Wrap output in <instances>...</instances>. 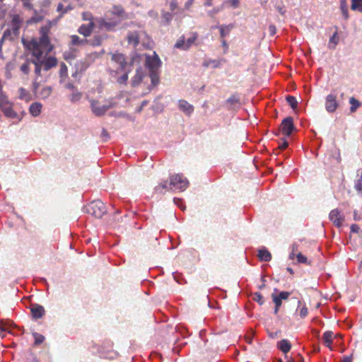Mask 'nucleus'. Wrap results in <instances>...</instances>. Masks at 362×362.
I'll return each mask as SVG.
<instances>
[{
  "mask_svg": "<svg viewBox=\"0 0 362 362\" xmlns=\"http://www.w3.org/2000/svg\"><path fill=\"white\" fill-rule=\"evenodd\" d=\"M272 297L273 301L275 304V306L280 308L282 304V300L279 297H277V295H276V294L273 293L272 295Z\"/></svg>",
  "mask_w": 362,
  "mask_h": 362,
  "instance_id": "nucleus-47",
  "label": "nucleus"
},
{
  "mask_svg": "<svg viewBox=\"0 0 362 362\" xmlns=\"http://www.w3.org/2000/svg\"><path fill=\"white\" fill-rule=\"evenodd\" d=\"M253 300L257 302L259 305H262L264 303V297L260 293H255L253 296Z\"/></svg>",
  "mask_w": 362,
  "mask_h": 362,
  "instance_id": "nucleus-43",
  "label": "nucleus"
},
{
  "mask_svg": "<svg viewBox=\"0 0 362 362\" xmlns=\"http://www.w3.org/2000/svg\"><path fill=\"white\" fill-rule=\"evenodd\" d=\"M194 0H187L185 4V9H189L192 5Z\"/></svg>",
  "mask_w": 362,
  "mask_h": 362,
  "instance_id": "nucleus-61",
  "label": "nucleus"
},
{
  "mask_svg": "<svg viewBox=\"0 0 362 362\" xmlns=\"http://www.w3.org/2000/svg\"><path fill=\"white\" fill-rule=\"evenodd\" d=\"M163 189H170V185L168 181H163L156 187V191L159 193H162Z\"/></svg>",
  "mask_w": 362,
  "mask_h": 362,
  "instance_id": "nucleus-35",
  "label": "nucleus"
},
{
  "mask_svg": "<svg viewBox=\"0 0 362 362\" xmlns=\"http://www.w3.org/2000/svg\"><path fill=\"white\" fill-rule=\"evenodd\" d=\"M30 311L33 317L35 320L42 318L45 314V310L43 306L37 304L33 305L30 308Z\"/></svg>",
  "mask_w": 362,
  "mask_h": 362,
  "instance_id": "nucleus-14",
  "label": "nucleus"
},
{
  "mask_svg": "<svg viewBox=\"0 0 362 362\" xmlns=\"http://www.w3.org/2000/svg\"><path fill=\"white\" fill-rule=\"evenodd\" d=\"M356 177L357 180L356 181L354 188L358 192L362 191V169H358L356 171Z\"/></svg>",
  "mask_w": 362,
  "mask_h": 362,
  "instance_id": "nucleus-23",
  "label": "nucleus"
},
{
  "mask_svg": "<svg viewBox=\"0 0 362 362\" xmlns=\"http://www.w3.org/2000/svg\"><path fill=\"white\" fill-rule=\"evenodd\" d=\"M111 59L119 65V69L120 70L122 71L125 69L127 66V60L123 54L117 52L112 54Z\"/></svg>",
  "mask_w": 362,
  "mask_h": 362,
  "instance_id": "nucleus-13",
  "label": "nucleus"
},
{
  "mask_svg": "<svg viewBox=\"0 0 362 362\" xmlns=\"http://www.w3.org/2000/svg\"><path fill=\"white\" fill-rule=\"evenodd\" d=\"M170 189L184 191L189 186L188 180L182 174L173 175L170 177Z\"/></svg>",
  "mask_w": 362,
  "mask_h": 362,
  "instance_id": "nucleus-4",
  "label": "nucleus"
},
{
  "mask_svg": "<svg viewBox=\"0 0 362 362\" xmlns=\"http://www.w3.org/2000/svg\"><path fill=\"white\" fill-rule=\"evenodd\" d=\"M87 213L95 218H100L107 212L105 204L100 200H94L86 206Z\"/></svg>",
  "mask_w": 362,
  "mask_h": 362,
  "instance_id": "nucleus-3",
  "label": "nucleus"
},
{
  "mask_svg": "<svg viewBox=\"0 0 362 362\" xmlns=\"http://www.w3.org/2000/svg\"><path fill=\"white\" fill-rule=\"evenodd\" d=\"M8 331L7 325L1 323L0 324V337H4V332Z\"/></svg>",
  "mask_w": 362,
  "mask_h": 362,
  "instance_id": "nucleus-50",
  "label": "nucleus"
},
{
  "mask_svg": "<svg viewBox=\"0 0 362 362\" xmlns=\"http://www.w3.org/2000/svg\"><path fill=\"white\" fill-rule=\"evenodd\" d=\"M286 101L292 107V109H296L298 106V102L294 96L288 95L286 97Z\"/></svg>",
  "mask_w": 362,
  "mask_h": 362,
  "instance_id": "nucleus-38",
  "label": "nucleus"
},
{
  "mask_svg": "<svg viewBox=\"0 0 362 362\" xmlns=\"http://www.w3.org/2000/svg\"><path fill=\"white\" fill-rule=\"evenodd\" d=\"M30 63H32V60L29 61H26L25 63H23L21 67H20V70L25 74H28L30 73Z\"/></svg>",
  "mask_w": 362,
  "mask_h": 362,
  "instance_id": "nucleus-36",
  "label": "nucleus"
},
{
  "mask_svg": "<svg viewBox=\"0 0 362 362\" xmlns=\"http://www.w3.org/2000/svg\"><path fill=\"white\" fill-rule=\"evenodd\" d=\"M128 73H124L122 76L117 78V82L119 84H126L128 81Z\"/></svg>",
  "mask_w": 362,
  "mask_h": 362,
  "instance_id": "nucleus-45",
  "label": "nucleus"
},
{
  "mask_svg": "<svg viewBox=\"0 0 362 362\" xmlns=\"http://www.w3.org/2000/svg\"><path fill=\"white\" fill-rule=\"evenodd\" d=\"M50 28V23H49L48 25L41 27L40 30V36L38 40L32 39L28 42L23 40V45L28 49L31 51L32 55L35 58L32 59V64L35 65V74L37 77L41 76L42 69L47 71L57 65V59L56 57L52 56L43 57L44 52H45L47 55L49 54L54 48L49 37Z\"/></svg>",
  "mask_w": 362,
  "mask_h": 362,
  "instance_id": "nucleus-1",
  "label": "nucleus"
},
{
  "mask_svg": "<svg viewBox=\"0 0 362 362\" xmlns=\"http://www.w3.org/2000/svg\"><path fill=\"white\" fill-rule=\"evenodd\" d=\"M295 129L293 120L291 117H287L281 123L279 131L286 136H289Z\"/></svg>",
  "mask_w": 362,
  "mask_h": 362,
  "instance_id": "nucleus-6",
  "label": "nucleus"
},
{
  "mask_svg": "<svg viewBox=\"0 0 362 362\" xmlns=\"http://www.w3.org/2000/svg\"><path fill=\"white\" fill-rule=\"evenodd\" d=\"M338 43H339L338 32H337V30H336L329 38V47L330 49H335V47Z\"/></svg>",
  "mask_w": 362,
  "mask_h": 362,
  "instance_id": "nucleus-27",
  "label": "nucleus"
},
{
  "mask_svg": "<svg viewBox=\"0 0 362 362\" xmlns=\"http://www.w3.org/2000/svg\"><path fill=\"white\" fill-rule=\"evenodd\" d=\"M83 19L84 21H89L90 22L93 21L92 14L89 12H84L83 13Z\"/></svg>",
  "mask_w": 362,
  "mask_h": 362,
  "instance_id": "nucleus-51",
  "label": "nucleus"
},
{
  "mask_svg": "<svg viewBox=\"0 0 362 362\" xmlns=\"http://www.w3.org/2000/svg\"><path fill=\"white\" fill-rule=\"evenodd\" d=\"M257 256L260 261L269 262L272 259V255L267 249L259 250Z\"/></svg>",
  "mask_w": 362,
  "mask_h": 362,
  "instance_id": "nucleus-21",
  "label": "nucleus"
},
{
  "mask_svg": "<svg viewBox=\"0 0 362 362\" xmlns=\"http://www.w3.org/2000/svg\"><path fill=\"white\" fill-rule=\"evenodd\" d=\"M222 39H223L222 41H221L222 46L225 49V52H226L227 50L228 49V43H227L226 40H224V38H222Z\"/></svg>",
  "mask_w": 362,
  "mask_h": 362,
  "instance_id": "nucleus-62",
  "label": "nucleus"
},
{
  "mask_svg": "<svg viewBox=\"0 0 362 362\" xmlns=\"http://www.w3.org/2000/svg\"><path fill=\"white\" fill-rule=\"evenodd\" d=\"M231 107H235L240 105V98L237 93L231 95L226 100Z\"/></svg>",
  "mask_w": 362,
  "mask_h": 362,
  "instance_id": "nucleus-24",
  "label": "nucleus"
},
{
  "mask_svg": "<svg viewBox=\"0 0 362 362\" xmlns=\"http://www.w3.org/2000/svg\"><path fill=\"white\" fill-rule=\"evenodd\" d=\"M177 8V2L176 0H172L170 3V9L174 11Z\"/></svg>",
  "mask_w": 362,
  "mask_h": 362,
  "instance_id": "nucleus-54",
  "label": "nucleus"
},
{
  "mask_svg": "<svg viewBox=\"0 0 362 362\" xmlns=\"http://www.w3.org/2000/svg\"><path fill=\"white\" fill-rule=\"evenodd\" d=\"M58 12H61L62 14L66 13L67 9H64V6L62 3L59 4L57 8Z\"/></svg>",
  "mask_w": 362,
  "mask_h": 362,
  "instance_id": "nucleus-57",
  "label": "nucleus"
},
{
  "mask_svg": "<svg viewBox=\"0 0 362 362\" xmlns=\"http://www.w3.org/2000/svg\"><path fill=\"white\" fill-rule=\"evenodd\" d=\"M234 28L233 24L229 25H223L218 27L220 30V35L221 38H224L226 35L229 34L230 30Z\"/></svg>",
  "mask_w": 362,
  "mask_h": 362,
  "instance_id": "nucleus-22",
  "label": "nucleus"
},
{
  "mask_svg": "<svg viewBox=\"0 0 362 362\" xmlns=\"http://www.w3.org/2000/svg\"><path fill=\"white\" fill-rule=\"evenodd\" d=\"M211 63L213 64V66L214 68H217V67H219L221 63L219 61H216V60H210L209 62L206 63L204 64V66H208L209 65V64Z\"/></svg>",
  "mask_w": 362,
  "mask_h": 362,
  "instance_id": "nucleus-53",
  "label": "nucleus"
},
{
  "mask_svg": "<svg viewBox=\"0 0 362 362\" xmlns=\"http://www.w3.org/2000/svg\"><path fill=\"white\" fill-rule=\"evenodd\" d=\"M197 39V34L193 33L191 37H189L187 41L186 45L187 46V49H189L192 45L195 42Z\"/></svg>",
  "mask_w": 362,
  "mask_h": 362,
  "instance_id": "nucleus-41",
  "label": "nucleus"
},
{
  "mask_svg": "<svg viewBox=\"0 0 362 362\" xmlns=\"http://www.w3.org/2000/svg\"><path fill=\"white\" fill-rule=\"evenodd\" d=\"M52 92V88L51 86H45L39 92V96L42 99H46L51 95Z\"/></svg>",
  "mask_w": 362,
  "mask_h": 362,
  "instance_id": "nucleus-26",
  "label": "nucleus"
},
{
  "mask_svg": "<svg viewBox=\"0 0 362 362\" xmlns=\"http://www.w3.org/2000/svg\"><path fill=\"white\" fill-rule=\"evenodd\" d=\"M65 88L71 91L69 97L72 103H76L82 98L83 93L79 91L72 83H67Z\"/></svg>",
  "mask_w": 362,
  "mask_h": 362,
  "instance_id": "nucleus-8",
  "label": "nucleus"
},
{
  "mask_svg": "<svg viewBox=\"0 0 362 362\" xmlns=\"http://www.w3.org/2000/svg\"><path fill=\"white\" fill-rule=\"evenodd\" d=\"M288 145V141L286 139H284L282 143H281L279 145V148H280L281 150H284L287 148Z\"/></svg>",
  "mask_w": 362,
  "mask_h": 362,
  "instance_id": "nucleus-56",
  "label": "nucleus"
},
{
  "mask_svg": "<svg viewBox=\"0 0 362 362\" xmlns=\"http://www.w3.org/2000/svg\"><path fill=\"white\" fill-rule=\"evenodd\" d=\"M95 24L93 21L89 22L88 24H82L78 29V32L83 35L85 38L89 37L93 30Z\"/></svg>",
  "mask_w": 362,
  "mask_h": 362,
  "instance_id": "nucleus-12",
  "label": "nucleus"
},
{
  "mask_svg": "<svg viewBox=\"0 0 362 362\" xmlns=\"http://www.w3.org/2000/svg\"><path fill=\"white\" fill-rule=\"evenodd\" d=\"M175 47L177 49L187 50V46L184 36H182L175 43Z\"/></svg>",
  "mask_w": 362,
  "mask_h": 362,
  "instance_id": "nucleus-32",
  "label": "nucleus"
},
{
  "mask_svg": "<svg viewBox=\"0 0 362 362\" xmlns=\"http://www.w3.org/2000/svg\"><path fill=\"white\" fill-rule=\"evenodd\" d=\"M221 10V8H214L213 9L208 11V16L211 18H214L215 16Z\"/></svg>",
  "mask_w": 362,
  "mask_h": 362,
  "instance_id": "nucleus-48",
  "label": "nucleus"
},
{
  "mask_svg": "<svg viewBox=\"0 0 362 362\" xmlns=\"http://www.w3.org/2000/svg\"><path fill=\"white\" fill-rule=\"evenodd\" d=\"M11 21L9 23V28L4 32V37H10L12 40L18 37L20 33V29L23 25V20L18 14H11Z\"/></svg>",
  "mask_w": 362,
  "mask_h": 362,
  "instance_id": "nucleus-2",
  "label": "nucleus"
},
{
  "mask_svg": "<svg viewBox=\"0 0 362 362\" xmlns=\"http://www.w3.org/2000/svg\"><path fill=\"white\" fill-rule=\"evenodd\" d=\"M179 108L187 115H190L194 111V107L185 100H179Z\"/></svg>",
  "mask_w": 362,
  "mask_h": 362,
  "instance_id": "nucleus-17",
  "label": "nucleus"
},
{
  "mask_svg": "<svg viewBox=\"0 0 362 362\" xmlns=\"http://www.w3.org/2000/svg\"><path fill=\"white\" fill-rule=\"evenodd\" d=\"M8 104V98L6 94L2 92L0 93V107H3L4 106Z\"/></svg>",
  "mask_w": 362,
  "mask_h": 362,
  "instance_id": "nucleus-42",
  "label": "nucleus"
},
{
  "mask_svg": "<svg viewBox=\"0 0 362 362\" xmlns=\"http://www.w3.org/2000/svg\"><path fill=\"white\" fill-rule=\"evenodd\" d=\"M90 104L91 111L97 117L103 116L108 110L115 106V103L112 102V100H107L105 104L100 105V103L98 100L90 99Z\"/></svg>",
  "mask_w": 362,
  "mask_h": 362,
  "instance_id": "nucleus-5",
  "label": "nucleus"
},
{
  "mask_svg": "<svg viewBox=\"0 0 362 362\" xmlns=\"http://www.w3.org/2000/svg\"><path fill=\"white\" fill-rule=\"evenodd\" d=\"M33 336L35 339V344L36 345L41 344L45 341V337L40 334L37 332H33Z\"/></svg>",
  "mask_w": 362,
  "mask_h": 362,
  "instance_id": "nucleus-39",
  "label": "nucleus"
},
{
  "mask_svg": "<svg viewBox=\"0 0 362 362\" xmlns=\"http://www.w3.org/2000/svg\"><path fill=\"white\" fill-rule=\"evenodd\" d=\"M351 8L354 11L362 13V0H351Z\"/></svg>",
  "mask_w": 362,
  "mask_h": 362,
  "instance_id": "nucleus-33",
  "label": "nucleus"
},
{
  "mask_svg": "<svg viewBox=\"0 0 362 362\" xmlns=\"http://www.w3.org/2000/svg\"><path fill=\"white\" fill-rule=\"evenodd\" d=\"M340 8H341V13H342L344 18L345 19H348L349 11H348V8H347V5L346 3V0H341V4H340Z\"/></svg>",
  "mask_w": 362,
  "mask_h": 362,
  "instance_id": "nucleus-34",
  "label": "nucleus"
},
{
  "mask_svg": "<svg viewBox=\"0 0 362 362\" xmlns=\"http://www.w3.org/2000/svg\"><path fill=\"white\" fill-rule=\"evenodd\" d=\"M277 347L284 354H287L291 349V344L288 339H281L277 344Z\"/></svg>",
  "mask_w": 362,
  "mask_h": 362,
  "instance_id": "nucleus-18",
  "label": "nucleus"
},
{
  "mask_svg": "<svg viewBox=\"0 0 362 362\" xmlns=\"http://www.w3.org/2000/svg\"><path fill=\"white\" fill-rule=\"evenodd\" d=\"M70 38V45L71 46H84L88 43V40L86 38H81L76 35H71Z\"/></svg>",
  "mask_w": 362,
  "mask_h": 362,
  "instance_id": "nucleus-16",
  "label": "nucleus"
},
{
  "mask_svg": "<svg viewBox=\"0 0 362 362\" xmlns=\"http://www.w3.org/2000/svg\"><path fill=\"white\" fill-rule=\"evenodd\" d=\"M228 3H230L233 7L236 8L239 5V0H228Z\"/></svg>",
  "mask_w": 362,
  "mask_h": 362,
  "instance_id": "nucleus-59",
  "label": "nucleus"
},
{
  "mask_svg": "<svg viewBox=\"0 0 362 362\" xmlns=\"http://www.w3.org/2000/svg\"><path fill=\"white\" fill-rule=\"evenodd\" d=\"M333 332L332 331H327L323 334L322 340L327 347H331L332 344Z\"/></svg>",
  "mask_w": 362,
  "mask_h": 362,
  "instance_id": "nucleus-25",
  "label": "nucleus"
},
{
  "mask_svg": "<svg viewBox=\"0 0 362 362\" xmlns=\"http://www.w3.org/2000/svg\"><path fill=\"white\" fill-rule=\"evenodd\" d=\"M349 103L351 105V107H350V112L351 113H354L356 111V110L359 107V106L361 105V103L360 102L356 99L354 97H351L349 99Z\"/></svg>",
  "mask_w": 362,
  "mask_h": 362,
  "instance_id": "nucleus-31",
  "label": "nucleus"
},
{
  "mask_svg": "<svg viewBox=\"0 0 362 362\" xmlns=\"http://www.w3.org/2000/svg\"><path fill=\"white\" fill-rule=\"evenodd\" d=\"M97 22L100 29H105L107 31L114 30L115 28L119 23V20L105 19L103 18L98 19Z\"/></svg>",
  "mask_w": 362,
  "mask_h": 362,
  "instance_id": "nucleus-7",
  "label": "nucleus"
},
{
  "mask_svg": "<svg viewBox=\"0 0 362 362\" xmlns=\"http://www.w3.org/2000/svg\"><path fill=\"white\" fill-rule=\"evenodd\" d=\"M269 30L270 34L272 35H274L276 33V27L274 25H269Z\"/></svg>",
  "mask_w": 362,
  "mask_h": 362,
  "instance_id": "nucleus-60",
  "label": "nucleus"
},
{
  "mask_svg": "<svg viewBox=\"0 0 362 362\" xmlns=\"http://www.w3.org/2000/svg\"><path fill=\"white\" fill-rule=\"evenodd\" d=\"M329 218L337 228H340L344 221V216L337 209H334L330 211Z\"/></svg>",
  "mask_w": 362,
  "mask_h": 362,
  "instance_id": "nucleus-9",
  "label": "nucleus"
},
{
  "mask_svg": "<svg viewBox=\"0 0 362 362\" xmlns=\"http://www.w3.org/2000/svg\"><path fill=\"white\" fill-rule=\"evenodd\" d=\"M360 230V228L358 225L356 224H352L351 226V231L352 233H358Z\"/></svg>",
  "mask_w": 362,
  "mask_h": 362,
  "instance_id": "nucleus-55",
  "label": "nucleus"
},
{
  "mask_svg": "<svg viewBox=\"0 0 362 362\" xmlns=\"http://www.w3.org/2000/svg\"><path fill=\"white\" fill-rule=\"evenodd\" d=\"M44 18V16L41 13H37V11H35L34 16H32L27 23L28 24L31 23H37L42 21Z\"/></svg>",
  "mask_w": 362,
  "mask_h": 362,
  "instance_id": "nucleus-28",
  "label": "nucleus"
},
{
  "mask_svg": "<svg viewBox=\"0 0 362 362\" xmlns=\"http://www.w3.org/2000/svg\"><path fill=\"white\" fill-rule=\"evenodd\" d=\"M33 89L35 91H37V90L39 88V86H40V83L37 81V80L35 79L33 83Z\"/></svg>",
  "mask_w": 362,
  "mask_h": 362,
  "instance_id": "nucleus-63",
  "label": "nucleus"
},
{
  "mask_svg": "<svg viewBox=\"0 0 362 362\" xmlns=\"http://www.w3.org/2000/svg\"><path fill=\"white\" fill-rule=\"evenodd\" d=\"M144 78V74L140 69H136L135 75L132 78V85L134 87H136L140 84Z\"/></svg>",
  "mask_w": 362,
  "mask_h": 362,
  "instance_id": "nucleus-19",
  "label": "nucleus"
},
{
  "mask_svg": "<svg viewBox=\"0 0 362 362\" xmlns=\"http://www.w3.org/2000/svg\"><path fill=\"white\" fill-rule=\"evenodd\" d=\"M298 250V245L297 244H293L292 245V251L290 254V258L294 259V257L296 255V252Z\"/></svg>",
  "mask_w": 362,
  "mask_h": 362,
  "instance_id": "nucleus-52",
  "label": "nucleus"
},
{
  "mask_svg": "<svg viewBox=\"0 0 362 362\" xmlns=\"http://www.w3.org/2000/svg\"><path fill=\"white\" fill-rule=\"evenodd\" d=\"M146 63L150 71H154L160 66L161 62L158 56L154 52L153 56L147 57Z\"/></svg>",
  "mask_w": 362,
  "mask_h": 362,
  "instance_id": "nucleus-11",
  "label": "nucleus"
},
{
  "mask_svg": "<svg viewBox=\"0 0 362 362\" xmlns=\"http://www.w3.org/2000/svg\"><path fill=\"white\" fill-rule=\"evenodd\" d=\"M23 1V6L28 9H32L33 6L30 2V0H21Z\"/></svg>",
  "mask_w": 362,
  "mask_h": 362,
  "instance_id": "nucleus-58",
  "label": "nucleus"
},
{
  "mask_svg": "<svg viewBox=\"0 0 362 362\" xmlns=\"http://www.w3.org/2000/svg\"><path fill=\"white\" fill-rule=\"evenodd\" d=\"M112 13L119 17L123 16L124 14V10L121 6H115Z\"/></svg>",
  "mask_w": 362,
  "mask_h": 362,
  "instance_id": "nucleus-37",
  "label": "nucleus"
},
{
  "mask_svg": "<svg viewBox=\"0 0 362 362\" xmlns=\"http://www.w3.org/2000/svg\"><path fill=\"white\" fill-rule=\"evenodd\" d=\"M343 362H352L351 356H345L343 359Z\"/></svg>",
  "mask_w": 362,
  "mask_h": 362,
  "instance_id": "nucleus-64",
  "label": "nucleus"
},
{
  "mask_svg": "<svg viewBox=\"0 0 362 362\" xmlns=\"http://www.w3.org/2000/svg\"><path fill=\"white\" fill-rule=\"evenodd\" d=\"M42 107V105L41 103L35 102L31 104L29 110L33 116L37 117L40 114Z\"/></svg>",
  "mask_w": 362,
  "mask_h": 362,
  "instance_id": "nucleus-20",
  "label": "nucleus"
},
{
  "mask_svg": "<svg viewBox=\"0 0 362 362\" xmlns=\"http://www.w3.org/2000/svg\"><path fill=\"white\" fill-rule=\"evenodd\" d=\"M290 292L288 291H281L279 293V295H277V297H279L281 300H287L288 297L290 296Z\"/></svg>",
  "mask_w": 362,
  "mask_h": 362,
  "instance_id": "nucleus-49",
  "label": "nucleus"
},
{
  "mask_svg": "<svg viewBox=\"0 0 362 362\" xmlns=\"http://www.w3.org/2000/svg\"><path fill=\"white\" fill-rule=\"evenodd\" d=\"M60 77L67 76V66L64 63H62L59 71Z\"/></svg>",
  "mask_w": 362,
  "mask_h": 362,
  "instance_id": "nucleus-46",
  "label": "nucleus"
},
{
  "mask_svg": "<svg viewBox=\"0 0 362 362\" xmlns=\"http://www.w3.org/2000/svg\"><path fill=\"white\" fill-rule=\"evenodd\" d=\"M150 77L151 80V83L153 86H156L159 82V77L158 74L155 72V71H151Z\"/></svg>",
  "mask_w": 362,
  "mask_h": 362,
  "instance_id": "nucleus-40",
  "label": "nucleus"
},
{
  "mask_svg": "<svg viewBox=\"0 0 362 362\" xmlns=\"http://www.w3.org/2000/svg\"><path fill=\"white\" fill-rule=\"evenodd\" d=\"M301 304V301L298 300L297 310L299 311V315L300 316V317L305 318L308 314V310L305 304L302 307H300Z\"/></svg>",
  "mask_w": 362,
  "mask_h": 362,
  "instance_id": "nucleus-30",
  "label": "nucleus"
},
{
  "mask_svg": "<svg viewBox=\"0 0 362 362\" xmlns=\"http://www.w3.org/2000/svg\"><path fill=\"white\" fill-rule=\"evenodd\" d=\"M339 104L337 101V95L329 94L325 98V109L328 112H334L336 111Z\"/></svg>",
  "mask_w": 362,
  "mask_h": 362,
  "instance_id": "nucleus-10",
  "label": "nucleus"
},
{
  "mask_svg": "<svg viewBox=\"0 0 362 362\" xmlns=\"http://www.w3.org/2000/svg\"><path fill=\"white\" fill-rule=\"evenodd\" d=\"M298 262L299 263H303V264H308V259L305 256H304L302 253L298 252L296 255Z\"/></svg>",
  "mask_w": 362,
  "mask_h": 362,
  "instance_id": "nucleus-44",
  "label": "nucleus"
},
{
  "mask_svg": "<svg viewBox=\"0 0 362 362\" xmlns=\"http://www.w3.org/2000/svg\"><path fill=\"white\" fill-rule=\"evenodd\" d=\"M2 111L7 117L15 118L17 116V114L10 106H4L2 107Z\"/></svg>",
  "mask_w": 362,
  "mask_h": 362,
  "instance_id": "nucleus-29",
  "label": "nucleus"
},
{
  "mask_svg": "<svg viewBox=\"0 0 362 362\" xmlns=\"http://www.w3.org/2000/svg\"><path fill=\"white\" fill-rule=\"evenodd\" d=\"M140 33L139 31H129L127 33V40L129 45L136 47L139 44Z\"/></svg>",
  "mask_w": 362,
  "mask_h": 362,
  "instance_id": "nucleus-15",
  "label": "nucleus"
}]
</instances>
